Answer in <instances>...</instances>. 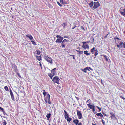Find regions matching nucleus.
<instances>
[{
  "label": "nucleus",
  "mask_w": 125,
  "mask_h": 125,
  "mask_svg": "<svg viewBox=\"0 0 125 125\" xmlns=\"http://www.w3.org/2000/svg\"><path fill=\"white\" fill-rule=\"evenodd\" d=\"M0 111L2 112L3 113L4 112V110L3 108L0 107Z\"/></svg>",
  "instance_id": "obj_38"
},
{
  "label": "nucleus",
  "mask_w": 125,
  "mask_h": 125,
  "mask_svg": "<svg viewBox=\"0 0 125 125\" xmlns=\"http://www.w3.org/2000/svg\"><path fill=\"white\" fill-rule=\"evenodd\" d=\"M4 89H5V90L6 91H8V87L7 86H6L4 87Z\"/></svg>",
  "instance_id": "obj_33"
},
{
  "label": "nucleus",
  "mask_w": 125,
  "mask_h": 125,
  "mask_svg": "<svg viewBox=\"0 0 125 125\" xmlns=\"http://www.w3.org/2000/svg\"><path fill=\"white\" fill-rule=\"evenodd\" d=\"M52 79V81L54 83H56L58 85L60 84V83L59 82L60 79L57 76H55Z\"/></svg>",
  "instance_id": "obj_1"
},
{
  "label": "nucleus",
  "mask_w": 125,
  "mask_h": 125,
  "mask_svg": "<svg viewBox=\"0 0 125 125\" xmlns=\"http://www.w3.org/2000/svg\"><path fill=\"white\" fill-rule=\"evenodd\" d=\"M31 42H32V44H33L34 45H36V42L34 41V40L33 41L31 40Z\"/></svg>",
  "instance_id": "obj_31"
},
{
  "label": "nucleus",
  "mask_w": 125,
  "mask_h": 125,
  "mask_svg": "<svg viewBox=\"0 0 125 125\" xmlns=\"http://www.w3.org/2000/svg\"><path fill=\"white\" fill-rule=\"evenodd\" d=\"M102 115V113H97V114H96V115H97L98 116H99Z\"/></svg>",
  "instance_id": "obj_35"
},
{
  "label": "nucleus",
  "mask_w": 125,
  "mask_h": 125,
  "mask_svg": "<svg viewBox=\"0 0 125 125\" xmlns=\"http://www.w3.org/2000/svg\"><path fill=\"white\" fill-rule=\"evenodd\" d=\"M87 70H86L85 69H83V70H82V71H83V72H84L85 73H86V71Z\"/></svg>",
  "instance_id": "obj_51"
},
{
  "label": "nucleus",
  "mask_w": 125,
  "mask_h": 125,
  "mask_svg": "<svg viewBox=\"0 0 125 125\" xmlns=\"http://www.w3.org/2000/svg\"><path fill=\"white\" fill-rule=\"evenodd\" d=\"M101 56H102L104 57V59H105V60L106 61H108V58L106 57V55H104V54L103 55H100Z\"/></svg>",
  "instance_id": "obj_23"
},
{
  "label": "nucleus",
  "mask_w": 125,
  "mask_h": 125,
  "mask_svg": "<svg viewBox=\"0 0 125 125\" xmlns=\"http://www.w3.org/2000/svg\"><path fill=\"white\" fill-rule=\"evenodd\" d=\"M76 51L77 52H78V53H79V55H81V54H83V51H79L78 50H76Z\"/></svg>",
  "instance_id": "obj_28"
},
{
  "label": "nucleus",
  "mask_w": 125,
  "mask_h": 125,
  "mask_svg": "<svg viewBox=\"0 0 125 125\" xmlns=\"http://www.w3.org/2000/svg\"><path fill=\"white\" fill-rule=\"evenodd\" d=\"M68 36H64V37H63V38H68Z\"/></svg>",
  "instance_id": "obj_54"
},
{
  "label": "nucleus",
  "mask_w": 125,
  "mask_h": 125,
  "mask_svg": "<svg viewBox=\"0 0 125 125\" xmlns=\"http://www.w3.org/2000/svg\"><path fill=\"white\" fill-rule=\"evenodd\" d=\"M25 37H27L29 38L30 40H32L33 39V37L31 35L28 34L25 35Z\"/></svg>",
  "instance_id": "obj_18"
},
{
  "label": "nucleus",
  "mask_w": 125,
  "mask_h": 125,
  "mask_svg": "<svg viewBox=\"0 0 125 125\" xmlns=\"http://www.w3.org/2000/svg\"><path fill=\"white\" fill-rule=\"evenodd\" d=\"M87 105L89 108L90 109L93 110V112H94L95 111V106L91 104H87Z\"/></svg>",
  "instance_id": "obj_8"
},
{
  "label": "nucleus",
  "mask_w": 125,
  "mask_h": 125,
  "mask_svg": "<svg viewBox=\"0 0 125 125\" xmlns=\"http://www.w3.org/2000/svg\"><path fill=\"white\" fill-rule=\"evenodd\" d=\"M86 103H88V104H89L91 105L92 104V103H91V101L90 99H88L86 101Z\"/></svg>",
  "instance_id": "obj_25"
},
{
  "label": "nucleus",
  "mask_w": 125,
  "mask_h": 125,
  "mask_svg": "<svg viewBox=\"0 0 125 125\" xmlns=\"http://www.w3.org/2000/svg\"><path fill=\"white\" fill-rule=\"evenodd\" d=\"M90 42V41H89L87 42H82V43H83V44H86V43H89Z\"/></svg>",
  "instance_id": "obj_40"
},
{
  "label": "nucleus",
  "mask_w": 125,
  "mask_h": 125,
  "mask_svg": "<svg viewBox=\"0 0 125 125\" xmlns=\"http://www.w3.org/2000/svg\"><path fill=\"white\" fill-rule=\"evenodd\" d=\"M108 35V34H107V35H105V36H104V38H106L107 37V36Z\"/></svg>",
  "instance_id": "obj_56"
},
{
  "label": "nucleus",
  "mask_w": 125,
  "mask_h": 125,
  "mask_svg": "<svg viewBox=\"0 0 125 125\" xmlns=\"http://www.w3.org/2000/svg\"><path fill=\"white\" fill-rule=\"evenodd\" d=\"M13 67H14L15 70L16 69H17V66L16 65H15V64L13 65Z\"/></svg>",
  "instance_id": "obj_46"
},
{
  "label": "nucleus",
  "mask_w": 125,
  "mask_h": 125,
  "mask_svg": "<svg viewBox=\"0 0 125 125\" xmlns=\"http://www.w3.org/2000/svg\"><path fill=\"white\" fill-rule=\"evenodd\" d=\"M94 6L92 7H93V8L95 9L97 8L98 7H99L100 6V3H99L98 1H97L96 2H94Z\"/></svg>",
  "instance_id": "obj_7"
},
{
  "label": "nucleus",
  "mask_w": 125,
  "mask_h": 125,
  "mask_svg": "<svg viewBox=\"0 0 125 125\" xmlns=\"http://www.w3.org/2000/svg\"><path fill=\"white\" fill-rule=\"evenodd\" d=\"M56 68H54L53 69L51 70V74H55L54 73L55 72V71L56 69Z\"/></svg>",
  "instance_id": "obj_24"
},
{
  "label": "nucleus",
  "mask_w": 125,
  "mask_h": 125,
  "mask_svg": "<svg viewBox=\"0 0 125 125\" xmlns=\"http://www.w3.org/2000/svg\"><path fill=\"white\" fill-rule=\"evenodd\" d=\"M43 95H44V97L46 96V94L47 93V92H45L44 90H43Z\"/></svg>",
  "instance_id": "obj_37"
},
{
  "label": "nucleus",
  "mask_w": 125,
  "mask_h": 125,
  "mask_svg": "<svg viewBox=\"0 0 125 125\" xmlns=\"http://www.w3.org/2000/svg\"><path fill=\"white\" fill-rule=\"evenodd\" d=\"M55 75V74H52L50 73H48V76L50 78V79H51L52 78V77L54 76Z\"/></svg>",
  "instance_id": "obj_17"
},
{
  "label": "nucleus",
  "mask_w": 125,
  "mask_h": 125,
  "mask_svg": "<svg viewBox=\"0 0 125 125\" xmlns=\"http://www.w3.org/2000/svg\"><path fill=\"white\" fill-rule=\"evenodd\" d=\"M44 59L47 62L50 63V64H52V62L51 58L45 55L44 56Z\"/></svg>",
  "instance_id": "obj_2"
},
{
  "label": "nucleus",
  "mask_w": 125,
  "mask_h": 125,
  "mask_svg": "<svg viewBox=\"0 0 125 125\" xmlns=\"http://www.w3.org/2000/svg\"><path fill=\"white\" fill-rule=\"evenodd\" d=\"M88 51L86 50L84 51V52H83V53H84V54L86 55L87 56H88L90 55V54L88 53Z\"/></svg>",
  "instance_id": "obj_22"
},
{
  "label": "nucleus",
  "mask_w": 125,
  "mask_h": 125,
  "mask_svg": "<svg viewBox=\"0 0 125 125\" xmlns=\"http://www.w3.org/2000/svg\"><path fill=\"white\" fill-rule=\"evenodd\" d=\"M78 22V21H75V24L76 23V22Z\"/></svg>",
  "instance_id": "obj_63"
},
{
  "label": "nucleus",
  "mask_w": 125,
  "mask_h": 125,
  "mask_svg": "<svg viewBox=\"0 0 125 125\" xmlns=\"http://www.w3.org/2000/svg\"><path fill=\"white\" fill-rule=\"evenodd\" d=\"M116 39H117L119 40H121V39H120L117 37H116V36H115V37H114V40H116Z\"/></svg>",
  "instance_id": "obj_39"
},
{
  "label": "nucleus",
  "mask_w": 125,
  "mask_h": 125,
  "mask_svg": "<svg viewBox=\"0 0 125 125\" xmlns=\"http://www.w3.org/2000/svg\"><path fill=\"white\" fill-rule=\"evenodd\" d=\"M35 56L36 57V58L39 61H40L42 60V58H41V56H38L37 55H35Z\"/></svg>",
  "instance_id": "obj_19"
},
{
  "label": "nucleus",
  "mask_w": 125,
  "mask_h": 125,
  "mask_svg": "<svg viewBox=\"0 0 125 125\" xmlns=\"http://www.w3.org/2000/svg\"><path fill=\"white\" fill-rule=\"evenodd\" d=\"M97 107V108H98V109H99V108H100L99 107L97 106V107Z\"/></svg>",
  "instance_id": "obj_61"
},
{
  "label": "nucleus",
  "mask_w": 125,
  "mask_h": 125,
  "mask_svg": "<svg viewBox=\"0 0 125 125\" xmlns=\"http://www.w3.org/2000/svg\"><path fill=\"white\" fill-rule=\"evenodd\" d=\"M95 49V47L91 49V52L92 54H94V51H95L94 52H95L94 55L96 57L98 54V50L97 49Z\"/></svg>",
  "instance_id": "obj_4"
},
{
  "label": "nucleus",
  "mask_w": 125,
  "mask_h": 125,
  "mask_svg": "<svg viewBox=\"0 0 125 125\" xmlns=\"http://www.w3.org/2000/svg\"><path fill=\"white\" fill-rule=\"evenodd\" d=\"M51 115V114L50 113L47 114L46 115V117L47 118V120H48V119L50 118Z\"/></svg>",
  "instance_id": "obj_27"
},
{
  "label": "nucleus",
  "mask_w": 125,
  "mask_h": 125,
  "mask_svg": "<svg viewBox=\"0 0 125 125\" xmlns=\"http://www.w3.org/2000/svg\"><path fill=\"white\" fill-rule=\"evenodd\" d=\"M60 2L62 3V4H68V0H60Z\"/></svg>",
  "instance_id": "obj_15"
},
{
  "label": "nucleus",
  "mask_w": 125,
  "mask_h": 125,
  "mask_svg": "<svg viewBox=\"0 0 125 125\" xmlns=\"http://www.w3.org/2000/svg\"><path fill=\"white\" fill-rule=\"evenodd\" d=\"M47 103L49 104H52V103L50 101V100H47Z\"/></svg>",
  "instance_id": "obj_44"
},
{
  "label": "nucleus",
  "mask_w": 125,
  "mask_h": 125,
  "mask_svg": "<svg viewBox=\"0 0 125 125\" xmlns=\"http://www.w3.org/2000/svg\"><path fill=\"white\" fill-rule=\"evenodd\" d=\"M50 96L48 94H47L46 95V97L44 98L45 102L47 103V100H50Z\"/></svg>",
  "instance_id": "obj_10"
},
{
  "label": "nucleus",
  "mask_w": 125,
  "mask_h": 125,
  "mask_svg": "<svg viewBox=\"0 0 125 125\" xmlns=\"http://www.w3.org/2000/svg\"><path fill=\"white\" fill-rule=\"evenodd\" d=\"M17 74L18 76H19V77H21L20 76V73H17Z\"/></svg>",
  "instance_id": "obj_53"
},
{
  "label": "nucleus",
  "mask_w": 125,
  "mask_h": 125,
  "mask_svg": "<svg viewBox=\"0 0 125 125\" xmlns=\"http://www.w3.org/2000/svg\"><path fill=\"white\" fill-rule=\"evenodd\" d=\"M41 63H42V62H39V63L40 66L41 67V69H42V64H41Z\"/></svg>",
  "instance_id": "obj_36"
},
{
  "label": "nucleus",
  "mask_w": 125,
  "mask_h": 125,
  "mask_svg": "<svg viewBox=\"0 0 125 125\" xmlns=\"http://www.w3.org/2000/svg\"><path fill=\"white\" fill-rule=\"evenodd\" d=\"M89 5L90 7L91 8L94 5V2L93 1H92L91 3H89Z\"/></svg>",
  "instance_id": "obj_26"
},
{
  "label": "nucleus",
  "mask_w": 125,
  "mask_h": 125,
  "mask_svg": "<svg viewBox=\"0 0 125 125\" xmlns=\"http://www.w3.org/2000/svg\"><path fill=\"white\" fill-rule=\"evenodd\" d=\"M99 116H100L101 117H103V115H100Z\"/></svg>",
  "instance_id": "obj_57"
},
{
  "label": "nucleus",
  "mask_w": 125,
  "mask_h": 125,
  "mask_svg": "<svg viewBox=\"0 0 125 125\" xmlns=\"http://www.w3.org/2000/svg\"><path fill=\"white\" fill-rule=\"evenodd\" d=\"M36 52H37V55H39L40 54V51L39 50V49L36 50Z\"/></svg>",
  "instance_id": "obj_29"
},
{
  "label": "nucleus",
  "mask_w": 125,
  "mask_h": 125,
  "mask_svg": "<svg viewBox=\"0 0 125 125\" xmlns=\"http://www.w3.org/2000/svg\"><path fill=\"white\" fill-rule=\"evenodd\" d=\"M77 115L78 118L79 119H82V113H81V111L78 110H77Z\"/></svg>",
  "instance_id": "obj_6"
},
{
  "label": "nucleus",
  "mask_w": 125,
  "mask_h": 125,
  "mask_svg": "<svg viewBox=\"0 0 125 125\" xmlns=\"http://www.w3.org/2000/svg\"><path fill=\"white\" fill-rule=\"evenodd\" d=\"M56 37L57 38V39L56 40V41H55V42L56 43H61L62 40H63L62 37L59 35L56 36Z\"/></svg>",
  "instance_id": "obj_3"
},
{
  "label": "nucleus",
  "mask_w": 125,
  "mask_h": 125,
  "mask_svg": "<svg viewBox=\"0 0 125 125\" xmlns=\"http://www.w3.org/2000/svg\"><path fill=\"white\" fill-rule=\"evenodd\" d=\"M117 48L119 49L123 47L125 49V43L124 42L123 43V42L121 41L120 42V43L119 45H117Z\"/></svg>",
  "instance_id": "obj_5"
},
{
  "label": "nucleus",
  "mask_w": 125,
  "mask_h": 125,
  "mask_svg": "<svg viewBox=\"0 0 125 125\" xmlns=\"http://www.w3.org/2000/svg\"><path fill=\"white\" fill-rule=\"evenodd\" d=\"M101 121L103 123V125H106V124H105V121H104L103 119H102Z\"/></svg>",
  "instance_id": "obj_43"
},
{
  "label": "nucleus",
  "mask_w": 125,
  "mask_h": 125,
  "mask_svg": "<svg viewBox=\"0 0 125 125\" xmlns=\"http://www.w3.org/2000/svg\"><path fill=\"white\" fill-rule=\"evenodd\" d=\"M57 4L58 5H59V6L60 7H62V5L58 1L57 2Z\"/></svg>",
  "instance_id": "obj_42"
},
{
  "label": "nucleus",
  "mask_w": 125,
  "mask_h": 125,
  "mask_svg": "<svg viewBox=\"0 0 125 125\" xmlns=\"http://www.w3.org/2000/svg\"><path fill=\"white\" fill-rule=\"evenodd\" d=\"M82 48L85 50L86 49H89V46L88 44H86L85 43L83 44L82 45Z\"/></svg>",
  "instance_id": "obj_11"
},
{
  "label": "nucleus",
  "mask_w": 125,
  "mask_h": 125,
  "mask_svg": "<svg viewBox=\"0 0 125 125\" xmlns=\"http://www.w3.org/2000/svg\"><path fill=\"white\" fill-rule=\"evenodd\" d=\"M67 26V24H66V23H64L63 24H62V26H63L64 28L66 26Z\"/></svg>",
  "instance_id": "obj_32"
},
{
  "label": "nucleus",
  "mask_w": 125,
  "mask_h": 125,
  "mask_svg": "<svg viewBox=\"0 0 125 125\" xmlns=\"http://www.w3.org/2000/svg\"><path fill=\"white\" fill-rule=\"evenodd\" d=\"M119 12L121 15L125 18V8L123 9L122 11H119Z\"/></svg>",
  "instance_id": "obj_12"
},
{
  "label": "nucleus",
  "mask_w": 125,
  "mask_h": 125,
  "mask_svg": "<svg viewBox=\"0 0 125 125\" xmlns=\"http://www.w3.org/2000/svg\"><path fill=\"white\" fill-rule=\"evenodd\" d=\"M82 125V123L81 122H80L79 123H78L77 125Z\"/></svg>",
  "instance_id": "obj_52"
},
{
  "label": "nucleus",
  "mask_w": 125,
  "mask_h": 125,
  "mask_svg": "<svg viewBox=\"0 0 125 125\" xmlns=\"http://www.w3.org/2000/svg\"><path fill=\"white\" fill-rule=\"evenodd\" d=\"M81 29L83 30H84V28L82 26H81Z\"/></svg>",
  "instance_id": "obj_50"
},
{
  "label": "nucleus",
  "mask_w": 125,
  "mask_h": 125,
  "mask_svg": "<svg viewBox=\"0 0 125 125\" xmlns=\"http://www.w3.org/2000/svg\"><path fill=\"white\" fill-rule=\"evenodd\" d=\"M124 34H125V31H124Z\"/></svg>",
  "instance_id": "obj_64"
},
{
  "label": "nucleus",
  "mask_w": 125,
  "mask_h": 125,
  "mask_svg": "<svg viewBox=\"0 0 125 125\" xmlns=\"http://www.w3.org/2000/svg\"><path fill=\"white\" fill-rule=\"evenodd\" d=\"M98 109H99V111H101V108Z\"/></svg>",
  "instance_id": "obj_62"
},
{
  "label": "nucleus",
  "mask_w": 125,
  "mask_h": 125,
  "mask_svg": "<svg viewBox=\"0 0 125 125\" xmlns=\"http://www.w3.org/2000/svg\"><path fill=\"white\" fill-rule=\"evenodd\" d=\"M102 113H103V114L104 115V116H107V115L105 113H104V112H103V111H102Z\"/></svg>",
  "instance_id": "obj_47"
},
{
  "label": "nucleus",
  "mask_w": 125,
  "mask_h": 125,
  "mask_svg": "<svg viewBox=\"0 0 125 125\" xmlns=\"http://www.w3.org/2000/svg\"><path fill=\"white\" fill-rule=\"evenodd\" d=\"M61 42L62 47V48H65V45H66V42Z\"/></svg>",
  "instance_id": "obj_21"
},
{
  "label": "nucleus",
  "mask_w": 125,
  "mask_h": 125,
  "mask_svg": "<svg viewBox=\"0 0 125 125\" xmlns=\"http://www.w3.org/2000/svg\"><path fill=\"white\" fill-rule=\"evenodd\" d=\"M76 27V25H74V26L72 27V29H73L75 28Z\"/></svg>",
  "instance_id": "obj_49"
},
{
  "label": "nucleus",
  "mask_w": 125,
  "mask_h": 125,
  "mask_svg": "<svg viewBox=\"0 0 125 125\" xmlns=\"http://www.w3.org/2000/svg\"><path fill=\"white\" fill-rule=\"evenodd\" d=\"M67 121L70 122V121L72 120V118H70V117H67Z\"/></svg>",
  "instance_id": "obj_34"
},
{
  "label": "nucleus",
  "mask_w": 125,
  "mask_h": 125,
  "mask_svg": "<svg viewBox=\"0 0 125 125\" xmlns=\"http://www.w3.org/2000/svg\"><path fill=\"white\" fill-rule=\"evenodd\" d=\"M72 57H73V59H74V60L75 59V58H74V56H72Z\"/></svg>",
  "instance_id": "obj_60"
},
{
  "label": "nucleus",
  "mask_w": 125,
  "mask_h": 125,
  "mask_svg": "<svg viewBox=\"0 0 125 125\" xmlns=\"http://www.w3.org/2000/svg\"><path fill=\"white\" fill-rule=\"evenodd\" d=\"M73 122L75 125H77L78 123L79 122V121L77 119H75L73 120Z\"/></svg>",
  "instance_id": "obj_20"
},
{
  "label": "nucleus",
  "mask_w": 125,
  "mask_h": 125,
  "mask_svg": "<svg viewBox=\"0 0 125 125\" xmlns=\"http://www.w3.org/2000/svg\"><path fill=\"white\" fill-rule=\"evenodd\" d=\"M50 96L48 94H47L46 95V97L44 98L45 102L47 103V100H50Z\"/></svg>",
  "instance_id": "obj_9"
},
{
  "label": "nucleus",
  "mask_w": 125,
  "mask_h": 125,
  "mask_svg": "<svg viewBox=\"0 0 125 125\" xmlns=\"http://www.w3.org/2000/svg\"><path fill=\"white\" fill-rule=\"evenodd\" d=\"M64 117H65V119H66L67 118H69V115L67 113L66 111L65 110H64Z\"/></svg>",
  "instance_id": "obj_16"
},
{
  "label": "nucleus",
  "mask_w": 125,
  "mask_h": 125,
  "mask_svg": "<svg viewBox=\"0 0 125 125\" xmlns=\"http://www.w3.org/2000/svg\"><path fill=\"white\" fill-rule=\"evenodd\" d=\"M84 69H85L87 70H88V71H90L89 69L92 70V69L90 67H86V68H84Z\"/></svg>",
  "instance_id": "obj_30"
},
{
  "label": "nucleus",
  "mask_w": 125,
  "mask_h": 125,
  "mask_svg": "<svg viewBox=\"0 0 125 125\" xmlns=\"http://www.w3.org/2000/svg\"><path fill=\"white\" fill-rule=\"evenodd\" d=\"M110 114L111 115V119H116V117L113 113L112 112H110Z\"/></svg>",
  "instance_id": "obj_13"
},
{
  "label": "nucleus",
  "mask_w": 125,
  "mask_h": 125,
  "mask_svg": "<svg viewBox=\"0 0 125 125\" xmlns=\"http://www.w3.org/2000/svg\"><path fill=\"white\" fill-rule=\"evenodd\" d=\"M123 54L124 55H125V50H124V51L123 53Z\"/></svg>",
  "instance_id": "obj_55"
},
{
  "label": "nucleus",
  "mask_w": 125,
  "mask_h": 125,
  "mask_svg": "<svg viewBox=\"0 0 125 125\" xmlns=\"http://www.w3.org/2000/svg\"><path fill=\"white\" fill-rule=\"evenodd\" d=\"M2 124H3V125H6V121L4 120V121L2 123Z\"/></svg>",
  "instance_id": "obj_41"
},
{
  "label": "nucleus",
  "mask_w": 125,
  "mask_h": 125,
  "mask_svg": "<svg viewBox=\"0 0 125 125\" xmlns=\"http://www.w3.org/2000/svg\"><path fill=\"white\" fill-rule=\"evenodd\" d=\"M101 83L102 84H103V83L102 82V80L101 79Z\"/></svg>",
  "instance_id": "obj_58"
},
{
  "label": "nucleus",
  "mask_w": 125,
  "mask_h": 125,
  "mask_svg": "<svg viewBox=\"0 0 125 125\" xmlns=\"http://www.w3.org/2000/svg\"><path fill=\"white\" fill-rule=\"evenodd\" d=\"M119 96H120V98H121L123 100L125 99V98H124L123 96H121V95H120Z\"/></svg>",
  "instance_id": "obj_48"
},
{
  "label": "nucleus",
  "mask_w": 125,
  "mask_h": 125,
  "mask_svg": "<svg viewBox=\"0 0 125 125\" xmlns=\"http://www.w3.org/2000/svg\"><path fill=\"white\" fill-rule=\"evenodd\" d=\"M70 56H74V55H70Z\"/></svg>",
  "instance_id": "obj_59"
},
{
  "label": "nucleus",
  "mask_w": 125,
  "mask_h": 125,
  "mask_svg": "<svg viewBox=\"0 0 125 125\" xmlns=\"http://www.w3.org/2000/svg\"><path fill=\"white\" fill-rule=\"evenodd\" d=\"M68 40H67L66 39H65L63 40V41H62V42H68Z\"/></svg>",
  "instance_id": "obj_45"
},
{
  "label": "nucleus",
  "mask_w": 125,
  "mask_h": 125,
  "mask_svg": "<svg viewBox=\"0 0 125 125\" xmlns=\"http://www.w3.org/2000/svg\"><path fill=\"white\" fill-rule=\"evenodd\" d=\"M10 95L11 96V99L13 101H14V96L13 94L12 91V90L10 88Z\"/></svg>",
  "instance_id": "obj_14"
}]
</instances>
